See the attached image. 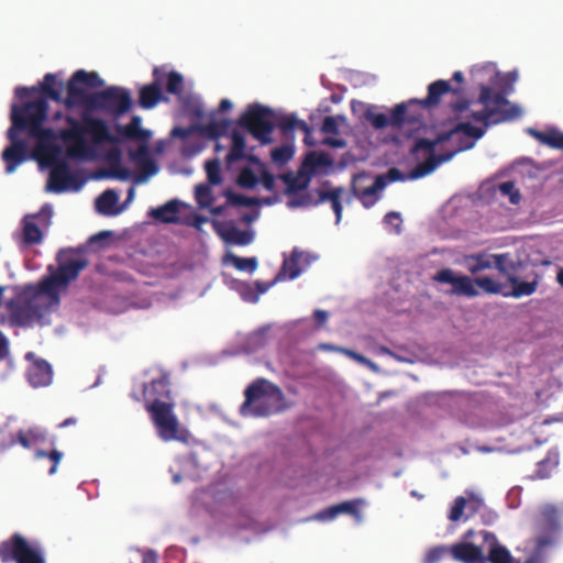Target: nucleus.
<instances>
[{"instance_id": "nucleus-37", "label": "nucleus", "mask_w": 563, "mask_h": 563, "mask_svg": "<svg viewBox=\"0 0 563 563\" xmlns=\"http://www.w3.org/2000/svg\"><path fill=\"white\" fill-rule=\"evenodd\" d=\"M277 126L282 133L287 134L296 129L301 130L307 135L310 134V126L303 120H298L295 115H283L277 121Z\"/></svg>"}, {"instance_id": "nucleus-12", "label": "nucleus", "mask_w": 563, "mask_h": 563, "mask_svg": "<svg viewBox=\"0 0 563 563\" xmlns=\"http://www.w3.org/2000/svg\"><path fill=\"white\" fill-rule=\"evenodd\" d=\"M274 112L258 103L250 104L239 119V124L246 129L262 144L272 143L275 129Z\"/></svg>"}, {"instance_id": "nucleus-51", "label": "nucleus", "mask_w": 563, "mask_h": 563, "mask_svg": "<svg viewBox=\"0 0 563 563\" xmlns=\"http://www.w3.org/2000/svg\"><path fill=\"white\" fill-rule=\"evenodd\" d=\"M365 118L371 122L372 126L376 130H383L387 126H390L389 117L385 113H375L372 111H366Z\"/></svg>"}, {"instance_id": "nucleus-49", "label": "nucleus", "mask_w": 563, "mask_h": 563, "mask_svg": "<svg viewBox=\"0 0 563 563\" xmlns=\"http://www.w3.org/2000/svg\"><path fill=\"white\" fill-rule=\"evenodd\" d=\"M258 183V178L251 168H243L238 177L239 186L247 189L254 188Z\"/></svg>"}, {"instance_id": "nucleus-13", "label": "nucleus", "mask_w": 563, "mask_h": 563, "mask_svg": "<svg viewBox=\"0 0 563 563\" xmlns=\"http://www.w3.org/2000/svg\"><path fill=\"white\" fill-rule=\"evenodd\" d=\"M330 183L324 181L321 188L316 190L305 192L299 196L297 200H291L288 202L289 207H316L323 202L329 201L331 203V208L335 214V223L339 224L342 219V195L344 192L343 187L329 188Z\"/></svg>"}, {"instance_id": "nucleus-7", "label": "nucleus", "mask_w": 563, "mask_h": 563, "mask_svg": "<svg viewBox=\"0 0 563 563\" xmlns=\"http://www.w3.org/2000/svg\"><path fill=\"white\" fill-rule=\"evenodd\" d=\"M78 130L79 123L73 119V159L97 158L106 144L117 145L121 142L118 135L111 133L108 123L100 118L82 117L81 131L88 136L89 142L79 137Z\"/></svg>"}, {"instance_id": "nucleus-38", "label": "nucleus", "mask_w": 563, "mask_h": 563, "mask_svg": "<svg viewBox=\"0 0 563 563\" xmlns=\"http://www.w3.org/2000/svg\"><path fill=\"white\" fill-rule=\"evenodd\" d=\"M286 184L285 194L292 196L308 188L309 179L301 176H294L291 173L283 174L280 176Z\"/></svg>"}, {"instance_id": "nucleus-21", "label": "nucleus", "mask_w": 563, "mask_h": 563, "mask_svg": "<svg viewBox=\"0 0 563 563\" xmlns=\"http://www.w3.org/2000/svg\"><path fill=\"white\" fill-rule=\"evenodd\" d=\"M26 377L33 387L47 386L52 382L51 365L44 360H36L29 365Z\"/></svg>"}, {"instance_id": "nucleus-33", "label": "nucleus", "mask_w": 563, "mask_h": 563, "mask_svg": "<svg viewBox=\"0 0 563 563\" xmlns=\"http://www.w3.org/2000/svg\"><path fill=\"white\" fill-rule=\"evenodd\" d=\"M231 139H232V146L227 155V162L229 164H232L238 161L246 158V155H245L246 143H245L244 135L241 132L234 130L231 134Z\"/></svg>"}, {"instance_id": "nucleus-42", "label": "nucleus", "mask_w": 563, "mask_h": 563, "mask_svg": "<svg viewBox=\"0 0 563 563\" xmlns=\"http://www.w3.org/2000/svg\"><path fill=\"white\" fill-rule=\"evenodd\" d=\"M111 236H112V232L101 231V232L90 236L89 240L87 241L86 245H84L82 247L81 246L77 247L76 251L78 253L81 252L84 249H88L91 251H98L104 246V244L110 240ZM74 253H75V250L73 249V254Z\"/></svg>"}, {"instance_id": "nucleus-24", "label": "nucleus", "mask_w": 563, "mask_h": 563, "mask_svg": "<svg viewBox=\"0 0 563 563\" xmlns=\"http://www.w3.org/2000/svg\"><path fill=\"white\" fill-rule=\"evenodd\" d=\"M523 262L515 257L510 253L497 254L496 269L510 282V278H516L523 268Z\"/></svg>"}, {"instance_id": "nucleus-44", "label": "nucleus", "mask_w": 563, "mask_h": 563, "mask_svg": "<svg viewBox=\"0 0 563 563\" xmlns=\"http://www.w3.org/2000/svg\"><path fill=\"white\" fill-rule=\"evenodd\" d=\"M227 198V205L238 206V207H253L258 203L256 198L246 197L243 195L235 194L234 191L227 189L223 192Z\"/></svg>"}, {"instance_id": "nucleus-14", "label": "nucleus", "mask_w": 563, "mask_h": 563, "mask_svg": "<svg viewBox=\"0 0 563 563\" xmlns=\"http://www.w3.org/2000/svg\"><path fill=\"white\" fill-rule=\"evenodd\" d=\"M448 93L459 95L460 90L453 88L448 80L438 79L428 86V95L422 99H410L411 106H418L423 111L431 112L438 108L442 101L443 96Z\"/></svg>"}, {"instance_id": "nucleus-3", "label": "nucleus", "mask_w": 563, "mask_h": 563, "mask_svg": "<svg viewBox=\"0 0 563 563\" xmlns=\"http://www.w3.org/2000/svg\"><path fill=\"white\" fill-rule=\"evenodd\" d=\"M169 387L170 382L165 374L144 385L145 410L148 412L156 434L162 441L187 443L190 433L181 427L175 413V402L172 399Z\"/></svg>"}, {"instance_id": "nucleus-60", "label": "nucleus", "mask_w": 563, "mask_h": 563, "mask_svg": "<svg viewBox=\"0 0 563 563\" xmlns=\"http://www.w3.org/2000/svg\"><path fill=\"white\" fill-rule=\"evenodd\" d=\"M10 354L9 341L0 331V362L5 360Z\"/></svg>"}, {"instance_id": "nucleus-28", "label": "nucleus", "mask_w": 563, "mask_h": 563, "mask_svg": "<svg viewBox=\"0 0 563 563\" xmlns=\"http://www.w3.org/2000/svg\"><path fill=\"white\" fill-rule=\"evenodd\" d=\"M560 464V454L556 449L548 451L547 455L537 462L534 474L530 475L531 479L549 478Z\"/></svg>"}, {"instance_id": "nucleus-36", "label": "nucleus", "mask_w": 563, "mask_h": 563, "mask_svg": "<svg viewBox=\"0 0 563 563\" xmlns=\"http://www.w3.org/2000/svg\"><path fill=\"white\" fill-rule=\"evenodd\" d=\"M99 157H103L111 165L115 177L120 179H125L128 177V170L120 166L122 152L118 146H114L104 153L100 152Z\"/></svg>"}, {"instance_id": "nucleus-61", "label": "nucleus", "mask_w": 563, "mask_h": 563, "mask_svg": "<svg viewBox=\"0 0 563 563\" xmlns=\"http://www.w3.org/2000/svg\"><path fill=\"white\" fill-rule=\"evenodd\" d=\"M261 180L266 190L272 191L274 189L275 178L269 172L264 170L261 175Z\"/></svg>"}, {"instance_id": "nucleus-34", "label": "nucleus", "mask_w": 563, "mask_h": 563, "mask_svg": "<svg viewBox=\"0 0 563 563\" xmlns=\"http://www.w3.org/2000/svg\"><path fill=\"white\" fill-rule=\"evenodd\" d=\"M36 217L33 214L23 219V241L29 245L38 244L43 238L40 227L34 222Z\"/></svg>"}, {"instance_id": "nucleus-32", "label": "nucleus", "mask_w": 563, "mask_h": 563, "mask_svg": "<svg viewBox=\"0 0 563 563\" xmlns=\"http://www.w3.org/2000/svg\"><path fill=\"white\" fill-rule=\"evenodd\" d=\"M340 514L358 515L357 501H344L320 511L316 517L320 520L334 519Z\"/></svg>"}, {"instance_id": "nucleus-64", "label": "nucleus", "mask_w": 563, "mask_h": 563, "mask_svg": "<svg viewBox=\"0 0 563 563\" xmlns=\"http://www.w3.org/2000/svg\"><path fill=\"white\" fill-rule=\"evenodd\" d=\"M142 563H157V553L154 550L143 551Z\"/></svg>"}, {"instance_id": "nucleus-31", "label": "nucleus", "mask_w": 563, "mask_h": 563, "mask_svg": "<svg viewBox=\"0 0 563 563\" xmlns=\"http://www.w3.org/2000/svg\"><path fill=\"white\" fill-rule=\"evenodd\" d=\"M528 132L542 144H545L552 148L563 150V132L556 129H550L547 131L529 129Z\"/></svg>"}, {"instance_id": "nucleus-6", "label": "nucleus", "mask_w": 563, "mask_h": 563, "mask_svg": "<svg viewBox=\"0 0 563 563\" xmlns=\"http://www.w3.org/2000/svg\"><path fill=\"white\" fill-rule=\"evenodd\" d=\"M244 397L245 399L240 406L242 417L265 418L287 408L283 390L265 378L253 380L245 388Z\"/></svg>"}, {"instance_id": "nucleus-63", "label": "nucleus", "mask_w": 563, "mask_h": 563, "mask_svg": "<svg viewBox=\"0 0 563 563\" xmlns=\"http://www.w3.org/2000/svg\"><path fill=\"white\" fill-rule=\"evenodd\" d=\"M470 104L471 102L466 99H463V100H460V101H456V102H453L451 104V108L452 110L455 112V113H461L465 110H467L470 108Z\"/></svg>"}, {"instance_id": "nucleus-43", "label": "nucleus", "mask_w": 563, "mask_h": 563, "mask_svg": "<svg viewBox=\"0 0 563 563\" xmlns=\"http://www.w3.org/2000/svg\"><path fill=\"white\" fill-rule=\"evenodd\" d=\"M225 260L229 261L238 271L254 272L257 268L256 257H240L235 254H228Z\"/></svg>"}, {"instance_id": "nucleus-15", "label": "nucleus", "mask_w": 563, "mask_h": 563, "mask_svg": "<svg viewBox=\"0 0 563 563\" xmlns=\"http://www.w3.org/2000/svg\"><path fill=\"white\" fill-rule=\"evenodd\" d=\"M438 283L452 285V295L476 297L478 290L475 287L474 279L468 276H455L451 268L440 269L433 277Z\"/></svg>"}, {"instance_id": "nucleus-29", "label": "nucleus", "mask_w": 563, "mask_h": 563, "mask_svg": "<svg viewBox=\"0 0 563 563\" xmlns=\"http://www.w3.org/2000/svg\"><path fill=\"white\" fill-rule=\"evenodd\" d=\"M119 200L118 194L108 189L97 197L95 206L96 210L103 216H117L119 209L115 208Z\"/></svg>"}, {"instance_id": "nucleus-23", "label": "nucleus", "mask_w": 563, "mask_h": 563, "mask_svg": "<svg viewBox=\"0 0 563 563\" xmlns=\"http://www.w3.org/2000/svg\"><path fill=\"white\" fill-rule=\"evenodd\" d=\"M141 122L142 120L139 115H133L128 124H117L115 131L120 140L128 139L147 142L151 137V132L148 130L142 129Z\"/></svg>"}, {"instance_id": "nucleus-62", "label": "nucleus", "mask_w": 563, "mask_h": 563, "mask_svg": "<svg viewBox=\"0 0 563 563\" xmlns=\"http://www.w3.org/2000/svg\"><path fill=\"white\" fill-rule=\"evenodd\" d=\"M16 437H18V442L22 446H24L26 449H30L32 446V438H33L32 432L25 433L23 431H19Z\"/></svg>"}, {"instance_id": "nucleus-18", "label": "nucleus", "mask_w": 563, "mask_h": 563, "mask_svg": "<svg viewBox=\"0 0 563 563\" xmlns=\"http://www.w3.org/2000/svg\"><path fill=\"white\" fill-rule=\"evenodd\" d=\"M424 120L423 112L418 106H411L409 100L396 104L390 111V126L400 129L405 123L416 124Z\"/></svg>"}, {"instance_id": "nucleus-59", "label": "nucleus", "mask_w": 563, "mask_h": 563, "mask_svg": "<svg viewBox=\"0 0 563 563\" xmlns=\"http://www.w3.org/2000/svg\"><path fill=\"white\" fill-rule=\"evenodd\" d=\"M325 162L327 157L324 154L310 153L306 158V164L310 165L311 167L324 165Z\"/></svg>"}, {"instance_id": "nucleus-19", "label": "nucleus", "mask_w": 563, "mask_h": 563, "mask_svg": "<svg viewBox=\"0 0 563 563\" xmlns=\"http://www.w3.org/2000/svg\"><path fill=\"white\" fill-rule=\"evenodd\" d=\"M482 506L483 501L479 498L474 496H471L470 498L459 496L454 499L448 518L453 522H457L462 519L467 520L470 517L476 514Z\"/></svg>"}, {"instance_id": "nucleus-16", "label": "nucleus", "mask_w": 563, "mask_h": 563, "mask_svg": "<svg viewBox=\"0 0 563 563\" xmlns=\"http://www.w3.org/2000/svg\"><path fill=\"white\" fill-rule=\"evenodd\" d=\"M103 85V79L96 71L79 69L73 73V106L76 102L85 106V98L90 95L86 89L100 88Z\"/></svg>"}, {"instance_id": "nucleus-20", "label": "nucleus", "mask_w": 563, "mask_h": 563, "mask_svg": "<svg viewBox=\"0 0 563 563\" xmlns=\"http://www.w3.org/2000/svg\"><path fill=\"white\" fill-rule=\"evenodd\" d=\"M213 225L219 236L228 244L244 246L253 241V234L250 231L241 230L231 222H214Z\"/></svg>"}, {"instance_id": "nucleus-8", "label": "nucleus", "mask_w": 563, "mask_h": 563, "mask_svg": "<svg viewBox=\"0 0 563 563\" xmlns=\"http://www.w3.org/2000/svg\"><path fill=\"white\" fill-rule=\"evenodd\" d=\"M459 131H454V128L448 132L440 133L434 140L418 139L415 142L410 153L419 158V154L423 152L428 157L424 162L418 164L410 170V178L418 179L431 174L440 164L451 161L454 155L461 151L470 150L473 147L474 142L461 141L456 150L449 151L439 155L434 154V148L438 144L449 141Z\"/></svg>"}, {"instance_id": "nucleus-50", "label": "nucleus", "mask_w": 563, "mask_h": 563, "mask_svg": "<svg viewBox=\"0 0 563 563\" xmlns=\"http://www.w3.org/2000/svg\"><path fill=\"white\" fill-rule=\"evenodd\" d=\"M294 151L288 145L278 146L272 150L271 157L277 164H286L292 157Z\"/></svg>"}, {"instance_id": "nucleus-17", "label": "nucleus", "mask_w": 563, "mask_h": 563, "mask_svg": "<svg viewBox=\"0 0 563 563\" xmlns=\"http://www.w3.org/2000/svg\"><path fill=\"white\" fill-rule=\"evenodd\" d=\"M164 75L163 69L155 67L153 70V82L140 89L139 103L143 109H152L163 100L161 85L164 82Z\"/></svg>"}, {"instance_id": "nucleus-53", "label": "nucleus", "mask_w": 563, "mask_h": 563, "mask_svg": "<svg viewBox=\"0 0 563 563\" xmlns=\"http://www.w3.org/2000/svg\"><path fill=\"white\" fill-rule=\"evenodd\" d=\"M321 349L328 350V351L338 350V351L342 352L343 354H345L346 356H349L350 358L358 362L360 364L372 365V362L367 357H365L364 355L358 354L357 352L350 350V349H344V347L338 349L330 344H322Z\"/></svg>"}, {"instance_id": "nucleus-48", "label": "nucleus", "mask_w": 563, "mask_h": 563, "mask_svg": "<svg viewBox=\"0 0 563 563\" xmlns=\"http://www.w3.org/2000/svg\"><path fill=\"white\" fill-rule=\"evenodd\" d=\"M448 553L451 554V547H433L427 551L423 563H439Z\"/></svg>"}, {"instance_id": "nucleus-30", "label": "nucleus", "mask_w": 563, "mask_h": 563, "mask_svg": "<svg viewBox=\"0 0 563 563\" xmlns=\"http://www.w3.org/2000/svg\"><path fill=\"white\" fill-rule=\"evenodd\" d=\"M305 256V253L295 249L289 258H286L283 263L280 272L277 274L275 280H280L284 277L295 279L301 273L299 262Z\"/></svg>"}, {"instance_id": "nucleus-4", "label": "nucleus", "mask_w": 563, "mask_h": 563, "mask_svg": "<svg viewBox=\"0 0 563 563\" xmlns=\"http://www.w3.org/2000/svg\"><path fill=\"white\" fill-rule=\"evenodd\" d=\"M452 558L461 563H520L494 532L470 529L463 541L451 545Z\"/></svg>"}, {"instance_id": "nucleus-56", "label": "nucleus", "mask_w": 563, "mask_h": 563, "mask_svg": "<svg viewBox=\"0 0 563 563\" xmlns=\"http://www.w3.org/2000/svg\"><path fill=\"white\" fill-rule=\"evenodd\" d=\"M384 222L387 227H391L395 233H400L402 219L399 212L390 211L384 217Z\"/></svg>"}, {"instance_id": "nucleus-5", "label": "nucleus", "mask_w": 563, "mask_h": 563, "mask_svg": "<svg viewBox=\"0 0 563 563\" xmlns=\"http://www.w3.org/2000/svg\"><path fill=\"white\" fill-rule=\"evenodd\" d=\"M62 140L51 144L37 156L35 152L27 155L29 161H35L40 169H49L46 183L48 192H66L70 190V136L69 131L64 132Z\"/></svg>"}, {"instance_id": "nucleus-9", "label": "nucleus", "mask_w": 563, "mask_h": 563, "mask_svg": "<svg viewBox=\"0 0 563 563\" xmlns=\"http://www.w3.org/2000/svg\"><path fill=\"white\" fill-rule=\"evenodd\" d=\"M479 90L477 101L484 106V109L472 111L470 117L474 121L481 122L487 128L490 124H498L520 117V108L510 103L501 92H494L489 86L484 84L479 86Z\"/></svg>"}, {"instance_id": "nucleus-26", "label": "nucleus", "mask_w": 563, "mask_h": 563, "mask_svg": "<svg viewBox=\"0 0 563 563\" xmlns=\"http://www.w3.org/2000/svg\"><path fill=\"white\" fill-rule=\"evenodd\" d=\"M180 202L178 200H169L163 206L157 208H153L150 210L148 214L155 221L161 223H180L181 220L179 218V207Z\"/></svg>"}, {"instance_id": "nucleus-22", "label": "nucleus", "mask_w": 563, "mask_h": 563, "mask_svg": "<svg viewBox=\"0 0 563 563\" xmlns=\"http://www.w3.org/2000/svg\"><path fill=\"white\" fill-rule=\"evenodd\" d=\"M496 258H497V254L479 252V253L466 255L464 257V264H465L466 269L472 275H477L481 272L496 268Z\"/></svg>"}, {"instance_id": "nucleus-45", "label": "nucleus", "mask_w": 563, "mask_h": 563, "mask_svg": "<svg viewBox=\"0 0 563 563\" xmlns=\"http://www.w3.org/2000/svg\"><path fill=\"white\" fill-rule=\"evenodd\" d=\"M205 170L207 174L208 181L211 185H219L222 181L221 177V164L219 159H210L205 163Z\"/></svg>"}, {"instance_id": "nucleus-1", "label": "nucleus", "mask_w": 563, "mask_h": 563, "mask_svg": "<svg viewBox=\"0 0 563 563\" xmlns=\"http://www.w3.org/2000/svg\"><path fill=\"white\" fill-rule=\"evenodd\" d=\"M15 97L21 104H11L9 145L1 153L7 174L27 162L32 152L41 156L64 132H70V79L64 84L48 73L38 87L15 88Z\"/></svg>"}, {"instance_id": "nucleus-54", "label": "nucleus", "mask_w": 563, "mask_h": 563, "mask_svg": "<svg viewBox=\"0 0 563 563\" xmlns=\"http://www.w3.org/2000/svg\"><path fill=\"white\" fill-rule=\"evenodd\" d=\"M499 191L505 196H509V200L511 203H519L521 196L519 194V190L516 188L514 181L501 183L499 185Z\"/></svg>"}, {"instance_id": "nucleus-57", "label": "nucleus", "mask_w": 563, "mask_h": 563, "mask_svg": "<svg viewBox=\"0 0 563 563\" xmlns=\"http://www.w3.org/2000/svg\"><path fill=\"white\" fill-rule=\"evenodd\" d=\"M377 176L385 177L384 179L386 181V186L388 185V183L407 179V177L402 174V172L400 169H398L397 167H391L387 170L386 174H382V175H377ZM408 179H411L410 174L408 175Z\"/></svg>"}, {"instance_id": "nucleus-25", "label": "nucleus", "mask_w": 563, "mask_h": 563, "mask_svg": "<svg viewBox=\"0 0 563 563\" xmlns=\"http://www.w3.org/2000/svg\"><path fill=\"white\" fill-rule=\"evenodd\" d=\"M385 177H375L373 185L366 188H360L355 184L352 187L353 195L362 202L365 208L375 205L377 200V192L386 187Z\"/></svg>"}, {"instance_id": "nucleus-55", "label": "nucleus", "mask_w": 563, "mask_h": 563, "mask_svg": "<svg viewBox=\"0 0 563 563\" xmlns=\"http://www.w3.org/2000/svg\"><path fill=\"white\" fill-rule=\"evenodd\" d=\"M63 454L57 451V450H53L51 451L49 453H46L44 451H36L35 453V457L36 459H44V457H48L51 461H52V466L49 467L48 470V473L52 475L56 472V468H57V465L62 459Z\"/></svg>"}, {"instance_id": "nucleus-35", "label": "nucleus", "mask_w": 563, "mask_h": 563, "mask_svg": "<svg viewBox=\"0 0 563 563\" xmlns=\"http://www.w3.org/2000/svg\"><path fill=\"white\" fill-rule=\"evenodd\" d=\"M131 158L145 172V177L157 173V166L148 156V148L145 144L139 146L135 152L130 153Z\"/></svg>"}, {"instance_id": "nucleus-11", "label": "nucleus", "mask_w": 563, "mask_h": 563, "mask_svg": "<svg viewBox=\"0 0 563 563\" xmlns=\"http://www.w3.org/2000/svg\"><path fill=\"white\" fill-rule=\"evenodd\" d=\"M0 560L2 563H46L42 544L18 532L0 542Z\"/></svg>"}, {"instance_id": "nucleus-46", "label": "nucleus", "mask_w": 563, "mask_h": 563, "mask_svg": "<svg viewBox=\"0 0 563 563\" xmlns=\"http://www.w3.org/2000/svg\"><path fill=\"white\" fill-rule=\"evenodd\" d=\"M195 198L199 207L207 208L210 207L212 202V194L211 189L206 184H199L195 187Z\"/></svg>"}, {"instance_id": "nucleus-41", "label": "nucleus", "mask_w": 563, "mask_h": 563, "mask_svg": "<svg viewBox=\"0 0 563 563\" xmlns=\"http://www.w3.org/2000/svg\"><path fill=\"white\" fill-rule=\"evenodd\" d=\"M164 81L166 80V91L175 96H181L184 92V77L180 73L172 70L166 73L163 69Z\"/></svg>"}, {"instance_id": "nucleus-40", "label": "nucleus", "mask_w": 563, "mask_h": 563, "mask_svg": "<svg viewBox=\"0 0 563 563\" xmlns=\"http://www.w3.org/2000/svg\"><path fill=\"white\" fill-rule=\"evenodd\" d=\"M231 124V121L228 119H222L220 121H211L201 128V132L203 135L208 136L211 140H217L220 136L224 135Z\"/></svg>"}, {"instance_id": "nucleus-10", "label": "nucleus", "mask_w": 563, "mask_h": 563, "mask_svg": "<svg viewBox=\"0 0 563 563\" xmlns=\"http://www.w3.org/2000/svg\"><path fill=\"white\" fill-rule=\"evenodd\" d=\"M132 104L130 90L120 86H109L85 98L86 109L103 112L113 119H119L128 113Z\"/></svg>"}, {"instance_id": "nucleus-52", "label": "nucleus", "mask_w": 563, "mask_h": 563, "mask_svg": "<svg viewBox=\"0 0 563 563\" xmlns=\"http://www.w3.org/2000/svg\"><path fill=\"white\" fill-rule=\"evenodd\" d=\"M454 131L463 132L465 135L478 140L485 134V129L474 126L470 122H461L454 126Z\"/></svg>"}, {"instance_id": "nucleus-47", "label": "nucleus", "mask_w": 563, "mask_h": 563, "mask_svg": "<svg viewBox=\"0 0 563 563\" xmlns=\"http://www.w3.org/2000/svg\"><path fill=\"white\" fill-rule=\"evenodd\" d=\"M475 287H479L486 294H499L501 292V285L494 280L492 277H476L474 279Z\"/></svg>"}, {"instance_id": "nucleus-39", "label": "nucleus", "mask_w": 563, "mask_h": 563, "mask_svg": "<svg viewBox=\"0 0 563 563\" xmlns=\"http://www.w3.org/2000/svg\"><path fill=\"white\" fill-rule=\"evenodd\" d=\"M555 545V537L552 532L540 534L536 538L534 548L530 555L547 560V550Z\"/></svg>"}, {"instance_id": "nucleus-58", "label": "nucleus", "mask_w": 563, "mask_h": 563, "mask_svg": "<svg viewBox=\"0 0 563 563\" xmlns=\"http://www.w3.org/2000/svg\"><path fill=\"white\" fill-rule=\"evenodd\" d=\"M321 132H323L325 134H334V135L338 134L339 133L338 119L332 115L325 117L322 122V125H321Z\"/></svg>"}, {"instance_id": "nucleus-27", "label": "nucleus", "mask_w": 563, "mask_h": 563, "mask_svg": "<svg viewBox=\"0 0 563 563\" xmlns=\"http://www.w3.org/2000/svg\"><path fill=\"white\" fill-rule=\"evenodd\" d=\"M528 280H520L519 276L516 278H510L509 284L511 285L512 289L509 292V296L514 298H521L523 296H530L533 292H536L539 282H540V275L532 271L530 274L526 275Z\"/></svg>"}, {"instance_id": "nucleus-2", "label": "nucleus", "mask_w": 563, "mask_h": 563, "mask_svg": "<svg viewBox=\"0 0 563 563\" xmlns=\"http://www.w3.org/2000/svg\"><path fill=\"white\" fill-rule=\"evenodd\" d=\"M58 265H48L46 274L35 285H27L21 294L7 302L12 324L29 327L43 320L60 305V295L70 284V249H63L56 257Z\"/></svg>"}]
</instances>
